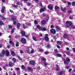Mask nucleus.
Returning <instances> with one entry per match:
<instances>
[{
	"label": "nucleus",
	"instance_id": "nucleus-1",
	"mask_svg": "<svg viewBox=\"0 0 75 75\" xmlns=\"http://www.w3.org/2000/svg\"><path fill=\"white\" fill-rule=\"evenodd\" d=\"M5 55V50H3L2 52V53H0V58H2L4 57V55Z\"/></svg>",
	"mask_w": 75,
	"mask_h": 75
},
{
	"label": "nucleus",
	"instance_id": "nucleus-2",
	"mask_svg": "<svg viewBox=\"0 0 75 75\" xmlns=\"http://www.w3.org/2000/svg\"><path fill=\"white\" fill-rule=\"evenodd\" d=\"M30 65H35V62L34 60H31L30 61Z\"/></svg>",
	"mask_w": 75,
	"mask_h": 75
},
{
	"label": "nucleus",
	"instance_id": "nucleus-3",
	"mask_svg": "<svg viewBox=\"0 0 75 75\" xmlns=\"http://www.w3.org/2000/svg\"><path fill=\"white\" fill-rule=\"evenodd\" d=\"M50 31V32H51V33H52L54 34H55V33H56V31H55V30L54 29H51Z\"/></svg>",
	"mask_w": 75,
	"mask_h": 75
},
{
	"label": "nucleus",
	"instance_id": "nucleus-4",
	"mask_svg": "<svg viewBox=\"0 0 75 75\" xmlns=\"http://www.w3.org/2000/svg\"><path fill=\"white\" fill-rule=\"evenodd\" d=\"M55 66L56 67V71H59V66L58 64H57Z\"/></svg>",
	"mask_w": 75,
	"mask_h": 75
},
{
	"label": "nucleus",
	"instance_id": "nucleus-5",
	"mask_svg": "<svg viewBox=\"0 0 75 75\" xmlns=\"http://www.w3.org/2000/svg\"><path fill=\"white\" fill-rule=\"evenodd\" d=\"M5 53V54L7 56H8L9 55H10V52L8 51H6Z\"/></svg>",
	"mask_w": 75,
	"mask_h": 75
},
{
	"label": "nucleus",
	"instance_id": "nucleus-6",
	"mask_svg": "<svg viewBox=\"0 0 75 75\" xmlns=\"http://www.w3.org/2000/svg\"><path fill=\"white\" fill-rule=\"evenodd\" d=\"M45 10V8H41V9L40 10V12L41 13L42 12H43V11H44Z\"/></svg>",
	"mask_w": 75,
	"mask_h": 75
},
{
	"label": "nucleus",
	"instance_id": "nucleus-7",
	"mask_svg": "<svg viewBox=\"0 0 75 75\" xmlns=\"http://www.w3.org/2000/svg\"><path fill=\"white\" fill-rule=\"evenodd\" d=\"M13 63L11 62H9L8 63V65L10 67H13V65H12Z\"/></svg>",
	"mask_w": 75,
	"mask_h": 75
},
{
	"label": "nucleus",
	"instance_id": "nucleus-8",
	"mask_svg": "<svg viewBox=\"0 0 75 75\" xmlns=\"http://www.w3.org/2000/svg\"><path fill=\"white\" fill-rule=\"evenodd\" d=\"M67 64V65H68L69 64V62L68 61H67L66 59H65L64 60V64Z\"/></svg>",
	"mask_w": 75,
	"mask_h": 75
},
{
	"label": "nucleus",
	"instance_id": "nucleus-9",
	"mask_svg": "<svg viewBox=\"0 0 75 75\" xmlns=\"http://www.w3.org/2000/svg\"><path fill=\"white\" fill-rule=\"evenodd\" d=\"M21 42H22L23 43H25V42H26L25 39H22L21 40Z\"/></svg>",
	"mask_w": 75,
	"mask_h": 75
},
{
	"label": "nucleus",
	"instance_id": "nucleus-10",
	"mask_svg": "<svg viewBox=\"0 0 75 75\" xmlns=\"http://www.w3.org/2000/svg\"><path fill=\"white\" fill-rule=\"evenodd\" d=\"M11 55H12L13 57H15V56H16V54H14V51H11Z\"/></svg>",
	"mask_w": 75,
	"mask_h": 75
},
{
	"label": "nucleus",
	"instance_id": "nucleus-11",
	"mask_svg": "<svg viewBox=\"0 0 75 75\" xmlns=\"http://www.w3.org/2000/svg\"><path fill=\"white\" fill-rule=\"evenodd\" d=\"M48 8L50 10H51L52 8V6L51 5H50L48 6Z\"/></svg>",
	"mask_w": 75,
	"mask_h": 75
},
{
	"label": "nucleus",
	"instance_id": "nucleus-12",
	"mask_svg": "<svg viewBox=\"0 0 75 75\" xmlns=\"http://www.w3.org/2000/svg\"><path fill=\"white\" fill-rule=\"evenodd\" d=\"M21 33L22 35H23V36H25V33L24 31H22L21 32Z\"/></svg>",
	"mask_w": 75,
	"mask_h": 75
},
{
	"label": "nucleus",
	"instance_id": "nucleus-13",
	"mask_svg": "<svg viewBox=\"0 0 75 75\" xmlns=\"http://www.w3.org/2000/svg\"><path fill=\"white\" fill-rule=\"evenodd\" d=\"M0 25H4V23H3V22L2 21L0 20Z\"/></svg>",
	"mask_w": 75,
	"mask_h": 75
},
{
	"label": "nucleus",
	"instance_id": "nucleus-14",
	"mask_svg": "<svg viewBox=\"0 0 75 75\" xmlns=\"http://www.w3.org/2000/svg\"><path fill=\"white\" fill-rule=\"evenodd\" d=\"M61 10L62 11H64L65 12L66 10V8H65V7H64V8H61Z\"/></svg>",
	"mask_w": 75,
	"mask_h": 75
},
{
	"label": "nucleus",
	"instance_id": "nucleus-15",
	"mask_svg": "<svg viewBox=\"0 0 75 75\" xmlns=\"http://www.w3.org/2000/svg\"><path fill=\"white\" fill-rule=\"evenodd\" d=\"M27 24H25V25H23V28H27Z\"/></svg>",
	"mask_w": 75,
	"mask_h": 75
},
{
	"label": "nucleus",
	"instance_id": "nucleus-16",
	"mask_svg": "<svg viewBox=\"0 0 75 75\" xmlns=\"http://www.w3.org/2000/svg\"><path fill=\"white\" fill-rule=\"evenodd\" d=\"M59 30H61V28L57 26L56 31H59Z\"/></svg>",
	"mask_w": 75,
	"mask_h": 75
},
{
	"label": "nucleus",
	"instance_id": "nucleus-17",
	"mask_svg": "<svg viewBox=\"0 0 75 75\" xmlns=\"http://www.w3.org/2000/svg\"><path fill=\"white\" fill-rule=\"evenodd\" d=\"M21 24L20 23H18L17 25V28H20V27Z\"/></svg>",
	"mask_w": 75,
	"mask_h": 75
},
{
	"label": "nucleus",
	"instance_id": "nucleus-18",
	"mask_svg": "<svg viewBox=\"0 0 75 75\" xmlns=\"http://www.w3.org/2000/svg\"><path fill=\"white\" fill-rule=\"evenodd\" d=\"M41 59L42 61H44V62L46 61V59L45 57L42 58Z\"/></svg>",
	"mask_w": 75,
	"mask_h": 75
},
{
	"label": "nucleus",
	"instance_id": "nucleus-19",
	"mask_svg": "<svg viewBox=\"0 0 75 75\" xmlns=\"http://www.w3.org/2000/svg\"><path fill=\"white\" fill-rule=\"evenodd\" d=\"M9 43H10V44H11L12 45H13V46L14 45V42H13L12 41H9Z\"/></svg>",
	"mask_w": 75,
	"mask_h": 75
},
{
	"label": "nucleus",
	"instance_id": "nucleus-20",
	"mask_svg": "<svg viewBox=\"0 0 75 75\" xmlns=\"http://www.w3.org/2000/svg\"><path fill=\"white\" fill-rule=\"evenodd\" d=\"M45 38L46 41H48V40H49V38H48V37H47L45 36Z\"/></svg>",
	"mask_w": 75,
	"mask_h": 75
},
{
	"label": "nucleus",
	"instance_id": "nucleus-21",
	"mask_svg": "<svg viewBox=\"0 0 75 75\" xmlns=\"http://www.w3.org/2000/svg\"><path fill=\"white\" fill-rule=\"evenodd\" d=\"M40 52H44V49H39Z\"/></svg>",
	"mask_w": 75,
	"mask_h": 75
},
{
	"label": "nucleus",
	"instance_id": "nucleus-22",
	"mask_svg": "<svg viewBox=\"0 0 75 75\" xmlns=\"http://www.w3.org/2000/svg\"><path fill=\"white\" fill-rule=\"evenodd\" d=\"M63 74H64V72L63 71H61L59 72V75H62Z\"/></svg>",
	"mask_w": 75,
	"mask_h": 75
},
{
	"label": "nucleus",
	"instance_id": "nucleus-23",
	"mask_svg": "<svg viewBox=\"0 0 75 75\" xmlns=\"http://www.w3.org/2000/svg\"><path fill=\"white\" fill-rule=\"evenodd\" d=\"M41 23L42 24H45L46 22L45 21L43 20L41 21Z\"/></svg>",
	"mask_w": 75,
	"mask_h": 75
},
{
	"label": "nucleus",
	"instance_id": "nucleus-24",
	"mask_svg": "<svg viewBox=\"0 0 75 75\" xmlns=\"http://www.w3.org/2000/svg\"><path fill=\"white\" fill-rule=\"evenodd\" d=\"M28 69L29 71H32L33 70V69L30 67H29L28 68Z\"/></svg>",
	"mask_w": 75,
	"mask_h": 75
},
{
	"label": "nucleus",
	"instance_id": "nucleus-25",
	"mask_svg": "<svg viewBox=\"0 0 75 75\" xmlns=\"http://www.w3.org/2000/svg\"><path fill=\"white\" fill-rule=\"evenodd\" d=\"M1 19L3 20H6V18L3 16L1 17Z\"/></svg>",
	"mask_w": 75,
	"mask_h": 75
},
{
	"label": "nucleus",
	"instance_id": "nucleus-26",
	"mask_svg": "<svg viewBox=\"0 0 75 75\" xmlns=\"http://www.w3.org/2000/svg\"><path fill=\"white\" fill-rule=\"evenodd\" d=\"M63 37L64 38H67L68 36L66 34H64V35Z\"/></svg>",
	"mask_w": 75,
	"mask_h": 75
},
{
	"label": "nucleus",
	"instance_id": "nucleus-27",
	"mask_svg": "<svg viewBox=\"0 0 75 75\" xmlns=\"http://www.w3.org/2000/svg\"><path fill=\"white\" fill-rule=\"evenodd\" d=\"M12 60L14 63H16V58H13L12 59Z\"/></svg>",
	"mask_w": 75,
	"mask_h": 75
},
{
	"label": "nucleus",
	"instance_id": "nucleus-28",
	"mask_svg": "<svg viewBox=\"0 0 75 75\" xmlns=\"http://www.w3.org/2000/svg\"><path fill=\"white\" fill-rule=\"evenodd\" d=\"M11 20L13 21H14V20H16V18L12 17L11 18Z\"/></svg>",
	"mask_w": 75,
	"mask_h": 75
},
{
	"label": "nucleus",
	"instance_id": "nucleus-29",
	"mask_svg": "<svg viewBox=\"0 0 75 75\" xmlns=\"http://www.w3.org/2000/svg\"><path fill=\"white\" fill-rule=\"evenodd\" d=\"M57 55L59 57H62V55H61V54H57Z\"/></svg>",
	"mask_w": 75,
	"mask_h": 75
},
{
	"label": "nucleus",
	"instance_id": "nucleus-30",
	"mask_svg": "<svg viewBox=\"0 0 75 75\" xmlns=\"http://www.w3.org/2000/svg\"><path fill=\"white\" fill-rule=\"evenodd\" d=\"M33 40H34V41H37V39L35 37H33Z\"/></svg>",
	"mask_w": 75,
	"mask_h": 75
},
{
	"label": "nucleus",
	"instance_id": "nucleus-31",
	"mask_svg": "<svg viewBox=\"0 0 75 75\" xmlns=\"http://www.w3.org/2000/svg\"><path fill=\"white\" fill-rule=\"evenodd\" d=\"M57 43L58 45H60V44H61V41H58L57 42Z\"/></svg>",
	"mask_w": 75,
	"mask_h": 75
},
{
	"label": "nucleus",
	"instance_id": "nucleus-32",
	"mask_svg": "<svg viewBox=\"0 0 75 75\" xmlns=\"http://www.w3.org/2000/svg\"><path fill=\"white\" fill-rule=\"evenodd\" d=\"M37 28H38V29H40L41 28V26L39 25H38L37 26Z\"/></svg>",
	"mask_w": 75,
	"mask_h": 75
},
{
	"label": "nucleus",
	"instance_id": "nucleus-33",
	"mask_svg": "<svg viewBox=\"0 0 75 75\" xmlns=\"http://www.w3.org/2000/svg\"><path fill=\"white\" fill-rule=\"evenodd\" d=\"M21 68L22 69H25V67L24 65H22V66Z\"/></svg>",
	"mask_w": 75,
	"mask_h": 75
},
{
	"label": "nucleus",
	"instance_id": "nucleus-34",
	"mask_svg": "<svg viewBox=\"0 0 75 75\" xmlns=\"http://www.w3.org/2000/svg\"><path fill=\"white\" fill-rule=\"evenodd\" d=\"M19 44V42H16V47H18L19 45L18 44Z\"/></svg>",
	"mask_w": 75,
	"mask_h": 75
},
{
	"label": "nucleus",
	"instance_id": "nucleus-35",
	"mask_svg": "<svg viewBox=\"0 0 75 75\" xmlns=\"http://www.w3.org/2000/svg\"><path fill=\"white\" fill-rule=\"evenodd\" d=\"M59 8V7L57 6H56L54 7V8L55 10H58V9Z\"/></svg>",
	"mask_w": 75,
	"mask_h": 75
},
{
	"label": "nucleus",
	"instance_id": "nucleus-36",
	"mask_svg": "<svg viewBox=\"0 0 75 75\" xmlns=\"http://www.w3.org/2000/svg\"><path fill=\"white\" fill-rule=\"evenodd\" d=\"M15 70H16V71H20V68L17 67L15 69Z\"/></svg>",
	"mask_w": 75,
	"mask_h": 75
},
{
	"label": "nucleus",
	"instance_id": "nucleus-37",
	"mask_svg": "<svg viewBox=\"0 0 75 75\" xmlns=\"http://www.w3.org/2000/svg\"><path fill=\"white\" fill-rule=\"evenodd\" d=\"M57 52H58V50H57V49H55L54 50L55 54H56V53H57Z\"/></svg>",
	"mask_w": 75,
	"mask_h": 75
},
{
	"label": "nucleus",
	"instance_id": "nucleus-38",
	"mask_svg": "<svg viewBox=\"0 0 75 75\" xmlns=\"http://www.w3.org/2000/svg\"><path fill=\"white\" fill-rule=\"evenodd\" d=\"M66 54H67V55H68V56H69V55H70L69 53V52H66Z\"/></svg>",
	"mask_w": 75,
	"mask_h": 75
},
{
	"label": "nucleus",
	"instance_id": "nucleus-39",
	"mask_svg": "<svg viewBox=\"0 0 75 75\" xmlns=\"http://www.w3.org/2000/svg\"><path fill=\"white\" fill-rule=\"evenodd\" d=\"M1 12L2 13H3L4 12V10L2 9H1Z\"/></svg>",
	"mask_w": 75,
	"mask_h": 75
},
{
	"label": "nucleus",
	"instance_id": "nucleus-40",
	"mask_svg": "<svg viewBox=\"0 0 75 75\" xmlns=\"http://www.w3.org/2000/svg\"><path fill=\"white\" fill-rule=\"evenodd\" d=\"M13 7H14V8H17L18 7V6L16 5H14L13 6Z\"/></svg>",
	"mask_w": 75,
	"mask_h": 75
},
{
	"label": "nucleus",
	"instance_id": "nucleus-41",
	"mask_svg": "<svg viewBox=\"0 0 75 75\" xmlns=\"http://www.w3.org/2000/svg\"><path fill=\"white\" fill-rule=\"evenodd\" d=\"M34 52V51L33 50H32L30 52V53L31 54H33Z\"/></svg>",
	"mask_w": 75,
	"mask_h": 75
},
{
	"label": "nucleus",
	"instance_id": "nucleus-42",
	"mask_svg": "<svg viewBox=\"0 0 75 75\" xmlns=\"http://www.w3.org/2000/svg\"><path fill=\"white\" fill-rule=\"evenodd\" d=\"M75 2L74 1L72 3V5L73 6H74L75 5Z\"/></svg>",
	"mask_w": 75,
	"mask_h": 75
},
{
	"label": "nucleus",
	"instance_id": "nucleus-43",
	"mask_svg": "<svg viewBox=\"0 0 75 75\" xmlns=\"http://www.w3.org/2000/svg\"><path fill=\"white\" fill-rule=\"evenodd\" d=\"M69 21H67L66 22V24L67 25H68L69 24Z\"/></svg>",
	"mask_w": 75,
	"mask_h": 75
},
{
	"label": "nucleus",
	"instance_id": "nucleus-44",
	"mask_svg": "<svg viewBox=\"0 0 75 75\" xmlns=\"http://www.w3.org/2000/svg\"><path fill=\"white\" fill-rule=\"evenodd\" d=\"M72 22H69V25H72Z\"/></svg>",
	"mask_w": 75,
	"mask_h": 75
},
{
	"label": "nucleus",
	"instance_id": "nucleus-45",
	"mask_svg": "<svg viewBox=\"0 0 75 75\" xmlns=\"http://www.w3.org/2000/svg\"><path fill=\"white\" fill-rule=\"evenodd\" d=\"M34 23L35 24H38V22H37V21H34Z\"/></svg>",
	"mask_w": 75,
	"mask_h": 75
},
{
	"label": "nucleus",
	"instance_id": "nucleus-46",
	"mask_svg": "<svg viewBox=\"0 0 75 75\" xmlns=\"http://www.w3.org/2000/svg\"><path fill=\"white\" fill-rule=\"evenodd\" d=\"M66 60L67 61H70V59L67 58L66 59Z\"/></svg>",
	"mask_w": 75,
	"mask_h": 75
},
{
	"label": "nucleus",
	"instance_id": "nucleus-47",
	"mask_svg": "<svg viewBox=\"0 0 75 75\" xmlns=\"http://www.w3.org/2000/svg\"><path fill=\"white\" fill-rule=\"evenodd\" d=\"M64 44L66 45H68V44H69V43L68 42H64Z\"/></svg>",
	"mask_w": 75,
	"mask_h": 75
},
{
	"label": "nucleus",
	"instance_id": "nucleus-48",
	"mask_svg": "<svg viewBox=\"0 0 75 75\" xmlns=\"http://www.w3.org/2000/svg\"><path fill=\"white\" fill-rule=\"evenodd\" d=\"M50 27L51 28H54V25H51Z\"/></svg>",
	"mask_w": 75,
	"mask_h": 75
},
{
	"label": "nucleus",
	"instance_id": "nucleus-49",
	"mask_svg": "<svg viewBox=\"0 0 75 75\" xmlns=\"http://www.w3.org/2000/svg\"><path fill=\"white\" fill-rule=\"evenodd\" d=\"M71 27L72 28V29H73V30H74V29H75V27L73 26H71Z\"/></svg>",
	"mask_w": 75,
	"mask_h": 75
},
{
	"label": "nucleus",
	"instance_id": "nucleus-50",
	"mask_svg": "<svg viewBox=\"0 0 75 75\" xmlns=\"http://www.w3.org/2000/svg\"><path fill=\"white\" fill-rule=\"evenodd\" d=\"M31 23H28V24H27V26H31Z\"/></svg>",
	"mask_w": 75,
	"mask_h": 75
},
{
	"label": "nucleus",
	"instance_id": "nucleus-51",
	"mask_svg": "<svg viewBox=\"0 0 75 75\" xmlns=\"http://www.w3.org/2000/svg\"><path fill=\"white\" fill-rule=\"evenodd\" d=\"M69 18L70 19H71V20H72V19H73V17L72 16H69Z\"/></svg>",
	"mask_w": 75,
	"mask_h": 75
},
{
	"label": "nucleus",
	"instance_id": "nucleus-52",
	"mask_svg": "<svg viewBox=\"0 0 75 75\" xmlns=\"http://www.w3.org/2000/svg\"><path fill=\"white\" fill-rule=\"evenodd\" d=\"M40 31H43V28H40Z\"/></svg>",
	"mask_w": 75,
	"mask_h": 75
},
{
	"label": "nucleus",
	"instance_id": "nucleus-53",
	"mask_svg": "<svg viewBox=\"0 0 75 75\" xmlns=\"http://www.w3.org/2000/svg\"><path fill=\"white\" fill-rule=\"evenodd\" d=\"M2 9H3V10H4L5 9H6V7H5V6H3V7H2Z\"/></svg>",
	"mask_w": 75,
	"mask_h": 75
},
{
	"label": "nucleus",
	"instance_id": "nucleus-54",
	"mask_svg": "<svg viewBox=\"0 0 75 75\" xmlns=\"http://www.w3.org/2000/svg\"><path fill=\"white\" fill-rule=\"evenodd\" d=\"M14 32V29H13L11 31V33H13Z\"/></svg>",
	"mask_w": 75,
	"mask_h": 75
},
{
	"label": "nucleus",
	"instance_id": "nucleus-55",
	"mask_svg": "<svg viewBox=\"0 0 75 75\" xmlns=\"http://www.w3.org/2000/svg\"><path fill=\"white\" fill-rule=\"evenodd\" d=\"M17 5H20V2H18L16 3Z\"/></svg>",
	"mask_w": 75,
	"mask_h": 75
},
{
	"label": "nucleus",
	"instance_id": "nucleus-56",
	"mask_svg": "<svg viewBox=\"0 0 75 75\" xmlns=\"http://www.w3.org/2000/svg\"><path fill=\"white\" fill-rule=\"evenodd\" d=\"M10 12H11V13H14V12H13V11L11 10V9L10 10Z\"/></svg>",
	"mask_w": 75,
	"mask_h": 75
},
{
	"label": "nucleus",
	"instance_id": "nucleus-57",
	"mask_svg": "<svg viewBox=\"0 0 75 75\" xmlns=\"http://www.w3.org/2000/svg\"><path fill=\"white\" fill-rule=\"evenodd\" d=\"M71 71H72V69H69V72H71Z\"/></svg>",
	"mask_w": 75,
	"mask_h": 75
},
{
	"label": "nucleus",
	"instance_id": "nucleus-58",
	"mask_svg": "<svg viewBox=\"0 0 75 75\" xmlns=\"http://www.w3.org/2000/svg\"><path fill=\"white\" fill-rule=\"evenodd\" d=\"M16 23H17V22H16V21H14L13 22V24H14V25H16Z\"/></svg>",
	"mask_w": 75,
	"mask_h": 75
},
{
	"label": "nucleus",
	"instance_id": "nucleus-59",
	"mask_svg": "<svg viewBox=\"0 0 75 75\" xmlns=\"http://www.w3.org/2000/svg\"><path fill=\"white\" fill-rule=\"evenodd\" d=\"M51 46H50V44H48L47 45V47H50Z\"/></svg>",
	"mask_w": 75,
	"mask_h": 75
},
{
	"label": "nucleus",
	"instance_id": "nucleus-60",
	"mask_svg": "<svg viewBox=\"0 0 75 75\" xmlns=\"http://www.w3.org/2000/svg\"><path fill=\"white\" fill-rule=\"evenodd\" d=\"M12 28V26H11L10 25L9 26L8 28H9V29H11V28Z\"/></svg>",
	"mask_w": 75,
	"mask_h": 75
},
{
	"label": "nucleus",
	"instance_id": "nucleus-61",
	"mask_svg": "<svg viewBox=\"0 0 75 75\" xmlns=\"http://www.w3.org/2000/svg\"><path fill=\"white\" fill-rule=\"evenodd\" d=\"M66 28H69V26L68 25H66L65 26Z\"/></svg>",
	"mask_w": 75,
	"mask_h": 75
},
{
	"label": "nucleus",
	"instance_id": "nucleus-62",
	"mask_svg": "<svg viewBox=\"0 0 75 75\" xmlns=\"http://www.w3.org/2000/svg\"><path fill=\"white\" fill-rule=\"evenodd\" d=\"M68 5H69V6H70V5L71 4L70 2H68Z\"/></svg>",
	"mask_w": 75,
	"mask_h": 75
},
{
	"label": "nucleus",
	"instance_id": "nucleus-63",
	"mask_svg": "<svg viewBox=\"0 0 75 75\" xmlns=\"http://www.w3.org/2000/svg\"><path fill=\"white\" fill-rule=\"evenodd\" d=\"M68 12L69 13H71L72 12V11H71V10H69L68 11Z\"/></svg>",
	"mask_w": 75,
	"mask_h": 75
},
{
	"label": "nucleus",
	"instance_id": "nucleus-64",
	"mask_svg": "<svg viewBox=\"0 0 75 75\" xmlns=\"http://www.w3.org/2000/svg\"><path fill=\"white\" fill-rule=\"evenodd\" d=\"M73 52H74V53H75V48H73Z\"/></svg>",
	"mask_w": 75,
	"mask_h": 75
}]
</instances>
